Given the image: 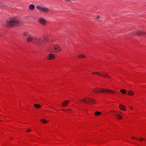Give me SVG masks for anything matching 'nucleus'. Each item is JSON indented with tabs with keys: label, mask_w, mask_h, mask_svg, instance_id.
Segmentation results:
<instances>
[{
	"label": "nucleus",
	"mask_w": 146,
	"mask_h": 146,
	"mask_svg": "<svg viewBox=\"0 0 146 146\" xmlns=\"http://www.w3.org/2000/svg\"><path fill=\"white\" fill-rule=\"evenodd\" d=\"M19 24V20L18 18L15 17L11 18L7 21L6 26L8 27H12L17 26Z\"/></svg>",
	"instance_id": "obj_1"
},
{
	"label": "nucleus",
	"mask_w": 146,
	"mask_h": 146,
	"mask_svg": "<svg viewBox=\"0 0 146 146\" xmlns=\"http://www.w3.org/2000/svg\"><path fill=\"white\" fill-rule=\"evenodd\" d=\"M48 50L50 52L57 53L61 51L62 48L58 44H53L48 48Z\"/></svg>",
	"instance_id": "obj_2"
},
{
	"label": "nucleus",
	"mask_w": 146,
	"mask_h": 146,
	"mask_svg": "<svg viewBox=\"0 0 146 146\" xmlns=\"http://www.w3.org/2000/svg\"><path fill=\"white\" fill-rule=\"evenodd\" d=\"M79 101L80 103L89 104L92 105H94L95 104V100L93 98L89 97L80 99Z\"/></svg>",
	"instance_id": "obj_3"
},
{
	"label": "nucleus",
	"mask_w": 146,
	"mask_h": 146,
	"mask_svg": "<svg viewBox=\"0 0 146 146\" xmlns=\"http://www.w3.org/2000/svg\"><path fill=\"white\" fill-rule=\"evenodd\" d=\"M92 74L93 75H97L101 77L108 78H111V77L107 73L104 71L93 72L92 73Z\"/></svg>",
	"instance_id": "obj_4"
},
{
	"label": "nucleus",
	"mask_w": 146,
	"mask_h": 146,
	"mask_svg": "<svg viewBox=\"0 0 146 146\" xmlns=\"http://www.w3.org/2000/svg\"><path fill=\"white\" fill-rule=\"evenodd\" d=\"M33 43L38 45L42 44V41L41 38L38 37H34Z\"/></svg>",
	"instance_id": "obj_5"
},
{
	"label": "nucleus",
	"mask_w": 146,
	"mask_h": 146,
	"mask_svg": "<svg viewBox=\"0 0 146 146\" xmlns=\"http://www.w3.org/2000/svg\"><path fill=\"white\" fill-rule=\"evenodd\" d=\"M134 32H135V34L137 35H146V32L142 30H137L135 31Z\"/></svg>",
	"instance_id": "obj_6"
},
{
	"label": "nucleus",
	"mask_w": 146,
	"mask_h": 146,
	"mask_svg": "<svg viewBox=\"0 0 146 146\" xmlns=\"http://www.w3.org/2000/svg\"><path fill=\"white\" fill-rule=\"evenodd\" d=\"M123 113L120 111H118L115 114V116L116 118L119 120H121L123 118L121 115L123 114Z\"/></svg>",
	"instance_id": "obj_7"
},
{
	"label": "nucleus",
	"mask_w": 146,
	"mask_h": 146,
	"mask_svg": "<svg viewBox=\"0 0 146 146\" xmlns=\"http://www.w3.org/2000/svg\"><path fill=\"white\" fill-rule=\"evenodd\" d=\"M103 93H108L111 94H114L115 92L111 90L103 88Z\"/></svg>",
	"instance_id": "obj_8"
},
{
	"label": "nucleus",
	"mask_w": 146,
	"mask_h": 146,
	"mask_svg": "<svg viewBox=\"0 0 146 146\" xmlns=\"http://www.w3.org/2000/svg\"><path fill=\"white\" fill-rule=\"evenodd\" d=\"M46 58L48 60H54L56 58V56L54 54L50 53L48 54Z\"/></svg>",
	"instance_id": "obj_9"
},
{
	"label": "nucleus",
	"mask_w": 146,
	"mask_h": 146,
	"mask_svg": "<svg viewBox=\"0 0 146 146\" xmlns=\"http://www.w3.org/2000/svg\"><path fill=\"white\" fill-rule=\"evenodd\" d=\"M103 88H96L93 89V92L96 93H103Z\"/></svg>",
	"instance_id": "obj_10"
},
{
	"label": "nucleus",
	"mask_w": 146,
	"mask_h": 146,
	"mask_svg": "<svg viewBox=\"0 0 146 146\" xmlns=\"http://www.w3.org/2000/svg\"><path fill=\"white\" fill-rule=\"evenodd\" d=\"M38 22L39 23L43 25H45L47 23V21L43 18H40L38 19Z\"/></svg>",
	"instance_id": "obj_11"
},
{
	"label": "nucleus",
	"mask_w": 146,
	"mask_h": 146,
	"mask_svg": "<svg viewBox=\"0 0 146 146\" xmlns=\"http://www.w3.org/2000/svg\"><path fill=\"white\" fill-rule=\"evenodd\" d=\"M70 102V101L68 100H65L62 103L61 106L62 107H65L69 104Z\"/></svg>",
	"instance_id": "obj_12"
},
{
	"label": "nucleus",
	"mask_w": 146,
	"mask_h": 146,
	"mask_svg": "<svg viewBox=\"0 0 146 146\" xmlns=\"http://www.w3.org/2000/svg\"><path fill=\"white\" fill-rule=\"evenodd\" d=\"M36 7L37 9L43 12H47L48 10L47 8L44 7H41L39 6H37Z\"/></svg>",
	"instance_id": "obj_13"
},
{
	"label": "nucleus",
	"mask_w": 146,
	"mask_h": 146,
	"mask_svg": "<svg viewBox=\"0 0 146 146\" xmlns=\"http://www.w3.org/2000/svg\"><path fill=\"white\" fill-rule=\"evenodd\" d=\"M34 39V37H33L31 36H29L28 37L27 39V42L28 43L32 42L33 43V40Z\"/></svg>",
	"instance_id": "obj_14"
},
{
	"label": "nucleus",
	"mask_w": 146,
	"mask_h": 146,
	"mask_svg": "<svg viewBox=\"0 0 146 146\" xmlns=\"http://www.w3.org/2000/svg\"><path fill=\"white\" fill-rule=\"evenodd\" d=\"M42 44L43 43H46L47 42L48 40V37L45 36H42Z\"/></svg>",
	"instance_id": "obj_15"
},
{
	"label": "nucleus",
	"mask_w": 146,
	"mask_h": 146,
	"mask_svg": "<svg viewBox=\"0 0 146 146\" xmlns=\"http://www.w3.org/2000/svg\"><path fill=\"white\" fill-rule=\"evenodd\" d=\"M119 108L120 110L123 111H126V109L125 106L122 104H120L119 105Z\"/></svg>",
	"instance_id": "obj_16"
},
{
	"label": "nucleus",
	"mask_w": 146,
	"mask_h": 146,
	"mask_svg": "<svg viewBox=\"0 0 146 146\" xmlns=\"http://www.w3.org/2000/svg\"><path fill=\"white\" fill-rule=\"evenodd\" d=\"M131 138L133 139L138 140L140 141H142L145 140L144 139L141 137H140L139 138H137L135 137H131Z\"/></svg>",
	"instance_id": "obj_17"
},
{
	"label": "nucleus",
	"mask_w": 146,
	"mask_h": 146,
	"mask_svg": "<svg viewBox=\"0 0 146 146\" xmlns=\"http://www.w3.org/2000/svg\"><path fill=\"white\" fill-rule=\"evenodd\" d=\"M134 92L132 90H130L128 92V95L132 96L134 95Z\"/></svg>",
	"instance_id": "obj_18"
},
{
	"label": "nucleus",
	"mask_w": 146,
	"mask_h": 146,
	"mask_svg": "<svg viewBox=\"0 0 146 146\" xmlns=\"http://www.w3.org/2000/svg\"><path fill=\"white\" fill-rule=\"evenodd\" d=\"M40 121L42 123L44 124L48 123V121L44 119H40Z\"/></svg>",
	"instance_id": "obj_19"
},
{
	"label": "nucleus",
	"mask_w": 146,
	"mask_h": 146,
	"mask_svg": "<svg viewBox=\"0 0 146 146\" xmlns=\"http://www.w3.org/2000/svg\"><path fill=\"white\" fill-rule=\"evenodd\" d=\"M102 114V112L100 111H96L94 113V115L95 116H100Z\"/></svg>",
	"instance_id": "obj_20"
},
{
	"label": "nucleus",
	"mask_w": 146,
	"mask_h": 146,
	"mask_svg": "<svg viewBox=\"0 0 146 146\" xmlns=\"http://www.w3.org/2000/svg\"><path fill=\"white\" fill-rule=\"evenodd\" d=\"M34 106L36 108H39L41 107L40 105L37 104H35L34 105Z\"/></svg>",
	"instance_id": "obj_21"
},
{
	"label": "nucleus",
	"mask_w": 146,
	"mask_h": 146,
	"mask_svg": "<svg viewBox=\"0 0 146 146\" xmlns=\"http://www.w3.org/2000/svg\"><path fill=\"white\" fill-rule=\"evenodd\" d=\"M120 92L123 94H126L127 93L126 91L124 89H121L120 90Z\"/></svg>",
	"instance_id": "obj_22"
},
{
	"label": "nucleus",
	"mask_w": 146,
	"mask_h": 146,
	"mask_svg": "<svg viewBox=\"0 0 146 146\" xmlns=\"http://www.w3.org/2000/svg\"><path fill=\"white\" fill-rule=\"evenodd\" d=\"M35 8V6L33 5H30L29 6V9L31 10H33Z\"/></svg>",
	"instance_id": "obj_23"
},
{
	"label": "nucleus",
	"mask_w": 146,
	"mask_h": 146,
	"mask_svg": "<svg viewBox=\"0 0 146 146\" xmlns=\"http://www.w3.org/2000/svg\"><path fill=\"white\" fill-rule=\"evenodd\" d=\"M78 57L80 58H85L86 56L84 54H80L78 56Z\"/></svg>",
	"instance_id": "obj_24"
},
{
	"label": "nucleus",
	"mask_w": 146,
	"mask_h": 146,
	"mask_svg": "<svg viewBox=\"0 0 146 146\" xmlns=\"http://www.w3.org/2000/svg\"><path fill=\"white\" fill-rule=\"evenodd\" d=\"M23 35L25 36H29V34L28 32H25L23 33Z\"/></svg>",
	"instance_id": "obj_25"
},
{
	"label": "nucleus",
	"mask_w": 146,
	"mask_h": 146,
	"mask_svg": "<svg viewBox=\"0 0 146 146\" xmlns=\"http://www.w3.org/2000/svg\"><path fill=\"white\" fill-rule=\"evenodd\" d=\"M66 112H69V113H71V111L70 109H67L66 110Z\"/></svg>",
	"instance_id": "obj_26"
},
{
	"label": "nucleus",
	"mask_w": 146,
	"mask_h": 146,
	"mask_svg": "<svg viewBox=\"0 0 146 146\" xmlns=\"http://www.w3.org/2000/svg\"><path fill=\"white\" fill-rule=\"evenodd\" d=\"M31 131V130L30 129H28V130H27V132H30Z\"/></svg>",
	"instance_id": "obj_27"
},
{
	"label": "nucleus",
	"mask_w": 146,
	"mask_h": 146,
	"mask_svg": "<svg viewBox=\"0 0 146 146\" xmlns=\"http://www.w3.org/2000/svg\"><path fill=\"white\" fill-rule=\"evenodd\" d=\"M62 110L64 111H65L66 112V110L65 109H63Z\"/></svg>",
	"instance_id": "obj_28"
},
{
	"label": "nucleus",
	"mask_w": 146,
	"mask_h": 146,
	"mask_svg": "<svg viewBox=\"0 0 146 146\" xmlns=\"http://www.w3.org/2000/svg\"><path fill=\"white\" fill-rule=\"evenodd\" d=\"M130 109L132 110L133 109V108L132 107H130Z\"/></svg>",
	"instance_id": "obj_29"
},
{
	"label": "nucleus",
	"mask_w": 146,
	"mask_h": 146,
	"mask_svg": "<svg viewBox=\"0 0 146 146\" xmlns=\"http://www.w3.org/2000/svg\"><path fill=\"white\" fill-rule=\"evenodd\" d=\"M99 17V16H97V18H98Z\"/></svg>",
	"instance_id": "obj_30"
},
{
	"label": "nucleus",
	"mask_w": 146,
	"mask_h": 146,
	"mask_svg": "<svg viewBox=\"0 0 146 146\" xmlns=\"http://www.w3.org/2000/svg\"><path fill=\"white\" fill-rule=\"evenodd\" d=\"M113 112H114V113H115V111H113Z\"/></svg>",
	"instance_id": "obj_31"
},
{
	"label": "nucleus",
	"mask_w": 146,
	"mask_h": 146,
	"mask_svg": "<svg viewBox=\"0 0 146 146\" xmlns=\"http://www.w3.org/2000/svg\"><path fill=\"white\" fill-rule=\"evenodd\" d=\"M1 121V120H0V121Z\"/></svg>",
	"instance_id": "obj_32"
}]
</instances>
